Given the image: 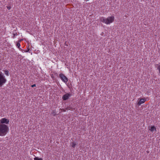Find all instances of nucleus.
Masks as SVG:
<instances>
[{
	"label": "nucleus",
	"mask_w": 160,
	"mask_h": 160,
	"mask_svg": "<svg viewBox=\"0 0 160 160\" xmlns=\"http://www.w3.org/2000/svg\"><path fill=\"white\" fill-rule=\"evenodd\" d=\"M34 160H43L41 158H39L38 157H36L34 158Z\"/></svg>",
	"instance_id": "nucleus-10"
},
{
	"label": "nucleus",
	"mask_w": 160,
	"mask_h": 160,
	"mask_svg": "<svg viewBox=\"0 0 160 160\" xmlns=\"http://www.w3.org/2000/svg\"><path fill=\"white\" fill-rule=\"evenodd\" d=\"M7 8L8 10H10L11 8V7L10 6H7Z\"/></svg>",
	"instance_id": "nucleus-13"
},
{
	"label": "nucleus",
	"mask_w": 160,
	"mask_h": 160,
	"mask_svg": "<svg viewBox=\"0 0 160 160\" xmlns=\"http://www.w3.org/2000/svg\"><path fill=\"white\" fill-rule=\"evenodd\" d=\"M156 128L154 126H152L150 129V130L151 132H153V131L155 130L156 131Z\"/></svg>",
	"instance_id": "nucleus-7"
},
{
	"label": "nucleus",
	"mask_w": 160,
	"mask_h": 160,
	"mask_svg": "<svg viewBox=\"0 0 160 160\" xmlns=\"http://www.w3.org/2000/svg\"><path fill=\"white\" fill-rule=\"evenodd\" d=\"M158 69L159 70V73H160V65L158 66Z\"/></svg>",
	"instance_id": "nucleus-12"
},
{
	"label": "nucleus",
	"mask_w": 160,
	"mask_h": 160,
	"mask_svg": "<svg viewBox=\"0 0 160 160\" xmlns=\"http://www.w3.org/2000/svg\"><path fill=\"white\" fill-rule=\"evenodd\" d=\"M59 77L62 81L65 83H67L68 79V78L63 74L61 73L59 74Z\"/></svg>",
	"instance_id": "nucleus-4"
},
{
	"label": "nucleus",
	"mask_w": 160,
	"mask_h": 160,
	"mask_svg": "<svg viewBox=\"0 0 160 160\" xmlns=\"http://www.w3.org/2000/svg\"><path fill=\"white\" fill-rule=\"evenodd\" d=\"M0 136H3L7 133L9 128L7 125L4 124H8L9 120L6 118H2L0 120Z\"/></svg>",
	"instance_id": "nucleus-1"
},
{
	"label": "nucleus",
	"mask_w": 160,
	"mask_h": 160,
	"mask_svg": "<svg viewBox=\"0 0 160 160\" xmlns=\"http://www.w3.org/2000/svg\"><path fill=\"white\" fill-rule=\"evenodd\" d=\"M15 36V34L14 33V34H13V38H14V37Z\"/></svg>",
	"instance_id": "nucleus-15"
},
{
	"label": "nucleus",
	"mask_w": 160,
	"mask_h": 160,
	"mask_svg": "<svg viewBox=\"0 0 160 160\" xmlns=\"http://www.w3.org/2000/svg\"><path fill=\"white\" fill-rule=\"evenodd\" d=\"M71 96V93H67L63 96L62 98L63 100H65L68 99Z\"/></svg>",
	"instance_id": "nucleus-6"
},
{
	"label": "nucleus",
	"mask_w": 160,
	"mask_h": 160,
	"mask_svg": "<svg viewBox=\"0 0 160 160\" xmlns=\"http://www.w3.org/2000/svg\"><path fill=\"white\" fill-rule=\"evenodd\" d=\"M5 74L7 76H9V72L8 70H5L4 71Z\"/></svg>",
	"instance_id": "nucleus-8"
},
{
	"label": "nucleus",
	"mask_w": 160,
	"mask_h": 160,
	"mask_svg": "<svg viewBox=\"0 0 160 160\" xmlns=\"http://www.w3.org/2000/svg\"><path fill=\"white\" fill-rule=\"evenodd\" d=\"M36 86V85L35 84H34L31 86V87H35Z\"/></svg>",
	"instance_id": "nucleus-14"
},
{
	"label": "nucleus",
	"mask_w": 160,
	"mask_h": 160,
	"mask_svg": "<svg viewBox=\"0 0 160 160\" xmlns=\"http://www.w3.org/2000/svg\"><path fill=\"white\" fill-rule=\"evenodd\" d=\"M7 79L3 73L0 72V87H1L5 84Z\"/></svg>",
	"instance_id": "nucleus-3"
},
{
	"label": "nucleus",
	"mask_w": 160,
	"mask_h": 160,
	"mask_svg": "<svg viewBox=\"0 0 160 160\" xmlns=\"http://www.w3.org/2000/svg\"><path fill=\"white\" fill-rule=\"evenodd\" d=\"M147 100V99L145 98L139 99L137 104L138 106H140L141 104L144 103Z\"/></svg>",
	"instance_id": "nucleus-5"
},
{
	"label": "nucleus",
	"mask_w": 160,
	"mask_h": 160,
	"mask_svg": "<svg viewBox=\"0 0 160 160\" xmlns=\"http://www.w3.org/2000/svg\"><path fill=\"white\" fill-rule=\"evenodd\" d=\"M115 19V17L114 16H111L105 18L104 17H101L100 18V21L102 22L105 23L107 24H110L112 23Z\"/></svg>",
	"instance_id": "nucleus-2"
},
{
	"label": "nucleus",
	"mask_w": 160,
	"mask_h": 160,
	"mask_svg": "<svg viewBox=\"0 0 160 160\" xmlns=\"http://www.w3.org/2000/svg\"><path fill=\"white\" fill-rule=\"evenodd\" d=\"M76 143L74 142H72L71 144V146L73 148H75V147L76 146Z\"/></svg>",
	"instance_id": "nucleus-9"
},
{
	"label": "nucleus",
	"mask_w": 160,
	"mask_h": 160,
	"mask_svg": "<svg viewBox=\"0 0 160 160\" xmlns=\"http://www.w3.org/2000/svg\"><path fill=\"white\" fill-rule=\"evenodd\" d=\"M16 45L18 48H19L21 46L20 44L19 43H17Z\"/></svg>",
	"instance_id": "nucleus-11"
}]
</instances>
